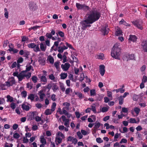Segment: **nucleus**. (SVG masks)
Instances as JSON below:
<instances>
[{
    "instance_id": "1",
    "label": "nucleus",
    "mask_w": 147,
    "mask_h": 147,
    "mask_svg": "<svg viewBox=\"0 0 147 147\" xmlns=\"http://www.w3.org/2000/svg\"><path fill=\"white\" fill-rule=\"evenodd\" d=\"M87 15V18L91 21L90 23H93L99 19L101 14L97 10L93 9L90 11Z\"/></svg>"
},
{
    "instance_id": "2",
    "label": "nucleus",
    "mask_w": 147,
    "mask_h": 147,
    "mask_svg": "<svg viewBox=\"0 0 147 147\" xmlns=\"http://www.w3.org/2000/svg\"><path fill=\"white\" fill-rule=\"evenodd\" d=\"M119 44H115L111 50V56L115 59H120V48L119 47Z\"/></svg>"
},
{
    "instance_id": "3",
    "label": "nucleus",
    "mask_w": 147,
    "mask_h": 147,
    "mask_svg": "<svg viewBox=\"0 0 147 147\" xmlns=\"http://www.w3.org/2000/svg\"><path fill=\"white\" fill-rule=\"evenodd\" d=\"M24 73H25V71H22L19 74L18 72H14L13 75L14 76L17 77L19 81H21L25 77H26L27 79H28L31 77L30 73H28V74L26 76L24 74Z\"/></svg>"
},
{
    "instance_id": "4",
    "label": "nucleus",
    "mask_w": 147,
    "mask_h": 147,
    "mask_svg": "<svg viewBox=\"0 0 147 147\" xmlns=\"http://www.w3.org/2000/svg\"><path fill=\"white\" fill-rule=\"evenodd\" d=\"M76 6L78 9H82L85 11L89 10L90 8L88 6L85 4H81L78 3H76Z\"/></svg>"
},
{
    "instance_id": "5",
    "label": "nucleus",
    "mask_w": 147,
    "mask_h": 147,
    "mask_svg": "<svg viewBox=\"0 0 147 147\" xmlns=\"http://www.w3.org/2000/svg\"><path fill=\"white\" fill-rule=\"evenodd\" d=\"M91 21L90 20L88 19V18L82 22V28L83 30H85L87 27H90L91 26L90 24H92V23H91Z\"/></svg>"
},
{
    "instance_id": "6",
    "label": "nucleus",
    "mask_w": 147,
    "mask_h": 147,
    "mask_svg": "<svg viewBox=\"0 0 147 147\" xmlns=\"http://www.w3.org/2000/svg\"><path fill=\"white\" fill-rule=\"evenodd\" d=\"M28 46L29 48L34 49L33 50L36 52L40 51L38 45H36L34 43H31L28 45Z\"/></svg>"
},
{
    "instance_id": "7",
    "label": "nucleus",
    "mask_w": 147,
    "mask_h": 147,
    "mask_svg": "<svg viewBox=\"0 0 147 147\" xmlns=\"http://www.w3.org/2000/svg\"><path fill=\"white\" fill-rule=\"evenodd\" d=\"M142 21L136 20L132 22V23L135 26H136L140 30H142L143 28L142 27Z\"/></svg>"
},
{
    "instance_id": "8",
    "label": "nucleus",
    "mask_w": 147,
    "mask_h": 147,
    "mask_svg": "<svg viewBox=\"0 0 147 147\" xmlns=\"http://www.w3.org/2000/svg\"><path fill=\"white\" fill-rule=\"evenodd\" d=\"M29 8L30 10L34 11L37 9V6L36 4L33 2H30L29 5Z\"/></svg>"
},
{
    "instance_id": "9",
    "label": "nucleus",
    "mask_w": 147,
    "mask_h": 147,
    "mask_svg": "<svg viewBox=\"0 0 147 147\" xmlns=\"http://www.w3.org/2000/svg\"><path fill=\"white\" fill-rule=\"evenodd\" d=\"M109 28L108 27V25H106L102 27L101 29L102 32L103 33L104 35L108 34L109 31Z\"/></svg>"
},
{
    "instance_id": "10",
    "label": "nucleus",
    "mask_w": 147,
    "mask_h": 147,
    "mask_svg": "<svg viewBox=\"0 0 147 147\" xmlns=\"http://www.w3.org/2000/svg\"><path fill=\"white\" fill-rule=\"evenodd\" d=\"M143 50L145 52H147V40H143L141 43Z\"/></svg>"
},
{
    "instance_id": "11",
    "label": "nucleus",
    "mask_w": 147,
    "mask_h": 147,
    "mask_svg": "<svg viewBox=\"0 0 147 147\" xmlns=\"http://www.w3.org/2000/svg\"><path fill=\"white\" fill-rule=\"evenodd\" d=\"M115 34L116 35L118 36L122 35V32L118 27H117L115 28Z\"/></svg>"
},
{
    "instance_id": "12",
    "label": "nucleus",
    "mask_w": 147,
    "mask_h": 147,
    "mask_svg": "<svg viewBox=\"0 0 147 147\" xmlns=\"http://www.w3.org/2000/svg\"><path fill=\"white\" fill-rule=\"evenodd\" d=\"M70 66V64L68 63H65L64 65L62 64L61 67L64 71H66L68 69Z\"/></svg>"
},
{
    "instance_id": "13",
    "label": "nucleus",
    "mask_w": 147,
    "mask_h": 147,
    "mask_svg": "<svg viewBox=\"0 0 147 147\" xmlns=\"http://www.w3.org/2000/svg\"><path fill=\"white\" fill-rule=\"evenodd\" d=\"M99 71L102 76H103L105 73V66L104 65H101L99 66Z\"/></svg>"
},
{
    "instance_id": "14",
    "label": "nucleus",
    "mask_w": 147,
    "mask_h": 147,
    "mask_svg": "<svg viewBox=\"0 0 147 147\" xmlns=\"http://www.w3.org/2000/svg\"><path fill=\"white\" fill-rule=\"evenodd\" d=\"M125 57L127 58V61L130 60H135V56L134 54H126Z\"/></svg>"
},
{
    "instance_id": "15",
    "label": "nucleus",
    "mask_w": 147,
    "mask_h": 147,
    "mask_svg": "<svg viewBox=\"0 0 147 147\" xmlns=\"http://www.w3.org/2000/svg\"><path fill=\"white\" fill-rule=\"evenodd\" d=\"M137 39V37L136 36L131 35L129 36L128 40L129 41V42L130 41L134 42L136 41Z\"/></svg>"
},
{
    "instance_id": "16",
    "label": "nucleus",
    "mask_w": 147,
    "mask_h": 147,
    "mask_svg": "<svg viewBox=\"0 0 147 147\" xmlns=\"http://www.w3.org/2000/svg\"><path fill=\"white\" fill-rule=\"evenodd\" d=\"M38 61L39 63L42 65H44L45 64V61L44 58H42L41 57H39Z\"/></svg>"
},
{
    "instance_id": "17",
    "label": "nucleus",
    "mask_w": 147,
    "mask_h": 147,
    "mask_svg": "<svg viewBox=\"0 0 147 147\" xmlns=\"http://www.w3.org/2000/svg\"><path fill=\"white\" fill-rule=\"evenodd\" d=\"M52 86H53L52 89L54 92H55L56 90L59 89V87L56 84L53 83Z\"/></svg>"
},
{
    "instance_id": "18",
    "label": "nucleus",
    "mask_w": 147,
    "mask_h": 147,
    "mask_svg": "<svg viewBox=\"0 0 147 147\" xmlns=\"http://www.w3.org/2000/svg\"><path fill=\"white\" fill-rule=\"evenodd\" d=\"M22 108L23 110H25L26 111H28L30 109L29 107L23 104L22 105Z\"/></svg>"
},
{
    "instance_id": "19",
    "label": "nucleus",
    "mask_w": 147,
    "mask_h": 147,
    "mask_svg": "<svg viewBox=\"0 0 147 147\" xmlns=\"http://www.w3.org/2000/svg\"><path fill=\"white\" fill-rule=\"evenodd\" d=\"M26 70L25 71H25V73H24V74L26 76L28 75V73H30V74H31V73L30 72H28L27 74H26V73L27 71H29L30 70V69H31L32 67V65H30L29 67H27V66H26Z\"/></svg>"
},
{
    "instance_id": "20",
    "label": "nucleus",
    "mask_w": 147,
    "mask_h": 147,
    "mask_svg": "<svg viewBox=\"0 0 147 147\" xmlns=\"http://www.w3.org/2000/svg\"><path fill=\"white\" fill-rule=\"evenodd\" d=\"M46 48V46L43 43H41L40 44V49L41 51H45Z\"/></svg>"
},
{
    "instance_id": "21",
    "label": "nucleus",
    "mask_w": 147,
    "mask_h": 147,
    "mask_svg": "<svg viewBox=\"0 0 147 147\" xmlns=\"http://www.w3.org/2000/svg\"><path fill=\"white\" fill-rule=\"evenodd\" d=\"M47 60H49L50 63L53 64L54 62V59L53 57L51 55H49L48 57Z\"/></svg>"
},
{
    "instance_id": "22",
    "label": "nucleus",
    "mask_w": 147,
    "mask_h": 147,
    "mask_svg": "<svg viewBox=\"0 0 147 147\" xmlns=\"http://www.w3.org/2000/svg\"><path fill=\"white\" fill-rule=\"evenodd\" d=\"M119 103L120 105H122L123 102V98L122 96H120L118 98Z\"/></svg>"
},
{
    "instance_id": "23",
    "label": "nucleus",
    "mask_w": 147,
    "mask_h": 147,
    "mask_svg": "<svg viewBox=\"0 0 147 147\" xmlns=\"http://www.w3.org/2000/svg\"><path fill=\"white\" fill-rule=\"evenodd\" d=\"M53 112L51 109H48L45 110V113L46 115H48L51 114Z\"/></svg>"
},
{
    "instance_id": "24",
    "label": "nucleus",
    "mask_w": 147,
    "mask_h": 147,
    "mask_svg": "<svg viewBox=\"0 0 147 147\" xmlns=\"http://www.w3.org/2000/svg\"><path fill=\"white\" fill-rule=\"evenodd\" d=\"M34 95L32 94H30L28 96V98L32 101L34 100Z\"/></svg>"
},
{
    "instance_id": "25",
    "label": "nucleus",
    "mask_w": 147,
    "mask_h": 147,
    "mask_svg": "<svg viewBox=\"0 0 147 147\" xmlns=\"http://www.w3.org/2000/svg\"><path fill=\"white\" fill-rule=\"evenodd\" d=\"M61 79H64L67 77V73H62L61 75Z\"/></svg>"
},
{
    "instance_id": "26",
    "label": "nucleus",
    "mask_w": 147,
    "mask_h": 147,
    "mask_svg": "<svg viewBox=\"0 0 147 147\" xmlns=\"http://www.w3.org/2000/svg\"><path fill=\"white\" fill-rule=\"evenodd\" d=\"M56 34H57V36H58V35L61 37H63L64 36V33L61 31H59L58 33L56 32Z\"/></svg>"
},
{
    "instance_id": "27",
    "label": "nucleus",
    "mask_w": 147,
    "mask_h": 147,
    "mask_svg": "<svg viewBox=\"0 0 147 147\" xmlns=\"http://www.w3.org/2000/svg\"><path fill=\"white\" fill-rule=\"evenodd\" d=\"M7 98V101L12 102L13 101V98L12 97L10 96L9 95H7L6 97Z\"/></svg>"
},
{
    "instance_id": "28",
    "label": "nucleus",
    "mask_w": 147,
    "mask_h": 147,
    "mask_svg": "<svg viewBox=\"0 0 147 147\" xmlns=\"http://www.w3.org/2000/svg\"><path fill=\"white\" fill-rule=\"evenodd\" d=\"M11 80H10L9 81L10 82V84L11 86H12L13 84H15L16 83L15 80L14 79V78L13 77H11Z\"/></svg>"
},
{
    "instance_id": "29",
    "label": "nucleus",
    "mask_w": 147,
    "mask_h": 147,
    "mask_svg": "<svg viewBox=\"0 0 147 147\" xmlns=\"http://www.w3.org/2000/svg\"><path fill=\"white\" fill-rule=\"evenodd\" d=\"M94 128L97 129L101 125V123L99 122L97 123V121L94 123Z\"/></svg>"
},
{
    "instance_id": "30",
    "label": "nucleus",
    "mask_w": 147,
    "mask_h": 147,
    "mask_svg": "<svg viewBox=\"0 0 147 147\" xmlns=\"http://www.w3.org/2000/svg\"><path fill=\"white\" fill-rule=\"evenodd\" d=\"M41 81L44 82H47V78L45 76H42L40 77Z\"/></svg>"
},
{
    "instance_id": "31",
    "label": "nucleus",
    "mask_w": 147,
    "mask_h": 147,
    "mask_svg": "<svg viewBox=\"0 0 147 147\" xmlns=\"http://www.w3.org/2000/svg\"><path fill=\"white\" fill-rule=\"evenodd\" d=\"M56 105V104L55 102H54L53 103L51 106V110L53 112L54 111L55 109V107Z\"/></svg>"
},
{
    "instance_id": "32",
    "label": "nucleus",
    "mask_w": 147,
    "mask_h": 147,
    "mask_svg": "<svg viewBox=\"0 0 147 147\" xmlns=\"http://www.w3.org/2000/svg\"><path fill=\"white\" fill-rule=\"evenodd\" d=\"M5 14L4 15L5 17L6 18H8V13L7 11V9L6 8L4 9Z\"/></svg>"
},
{
    "instance_id": "33",
    "label": "nucleus",
    "mask_w": 147,
    "mask_h": 147,
    "mask_svg": "<svg viewBox=\"0 0 147 147\" xmlns=\"http://www.w3.org/2000/svg\"><path fill=\"white\" fill-rule=\"evenodd\" d=\"M27 93L26 91H23L21 92V95L22 97L25 98L26 97Z\"/></svg>"
},
{
    "instance_id": "34",
    "label": "nucleus",
    "mask_w": 147,
    "mask_h": 147,
    "mask_svg": "<svg viewBox=\"0 0 147 147\" xmlns=\"http://www.w3.org/2000/svg\"><path fill=\"white\" fill-rule=\"evenodd\" d=\"M134 111L136 115H138L140 111V109L138 107H135L134 109Z\"/></svg>"
},
{
    "instance_id": "35",
    "label": "nucleus",
    "mask_w": 147,
    "mask_h": 147,
    "mask_svg": "<svg viewBox=\"0 0 147 147\" xmlns=\"http://www.w3.org/2000/svg\"><path fill=\"white\" fill-rule=\"evenodd\" d=\"M21 38H22V42H25L26 40H28L29 39L28 37L26 36H22Z\"/></svg>"
},
{
    "instance_id": "36",
    "label": "nucleus",
    "mask_w": 147,
    "mask_h": 147,
    "mask_svg": "<svg viewBox=\"0 0 147 147\" xmlns=\"http://www.w3.org/2000/svg\"><path fill=\"white\" fill-rule=\"evenodd\" d=\"M40 142L42 144L45 145L47 143L46 139L44 138H41Z\"/></svg>"
},
{
    "instance_id": "37",
    "label": "nucleus",
    "mask_w": 147,
    "mask_h": 147,
    "mask_svg": "<svg viewBox=\"0 0 147 147\" xmlns=\"http://www.w3.org/2000/svg\"><path fill=\"white\" fill-rule=\"evenodd\" d=\"M120 135V134H118V133L115 134V136H114V141H117V139L118 138L119 136Z\"/></svg>"
},
{
    "instance_id": "38",
    "label": "nucleus",
    "mask_w": 147,
    "mask_h": 147,
    "mask_svg": "<svg viewBox=\"0 0 147 147\" xmlns=\"http://www.w3.org/2000/svg\"><path fill=\"white\" fill-rule=\"evenodd\" d=\"M24 57H26V58H28V55L30 54L29 52L28 51H25L24 53Z\"/></svg>"
},
{
    "instance_id": "39",
    "label": "nucleus",
    "mask_w": 147,
    "mask_h": 147,
    "mask_svg": "<svg viewBox=\"0 0 147 147\" xmlns=\"http://www.w3.org/2000/svg\"><path fill=\"white\" fill-rule=\"evenodd\" d=\"M130 122L131 123H137V121L134 118H130L129 119Z\"/></svg>"
},
{
    "instance_id": "40",
    "label": "nucleus",
    "mask_w": 147,
    "mask_h": 147,
    "mask_svg": "<svg viewBox=\"0 0 147 147\" xmlns=\"http://www.w3.org/2000/svg\"><path fill=\"white\" fill-rule=\"evenodd\" d=\"M31 79L32 80L34 83H35L36 82L37 78L36 76H33Z\"/></svg>"
},
{
    "instance_id": "41",
    "label": "nucleus",
    "mask_w": 147,
    "mask_h": 147,
    "mask_svg": "<svg viewBox=\"0 0 147 147\" xmlns=\"http://www.w3.org/2000/svg\"><path fill=\"white\" fill-rule=\"evenodd\" d=\"M90 95L91 96H94L96 95V93L95 90L94 89H92L90 90Z\"/></svg>"
},
{
    "instance_id": "42",
    "label": "nucleus",
    "mask_w": 147,
    "mask_h": 147,
    "mask_svg": "<svg viewBox=\"0 0 147 147\" xmlns=\"http://www.w3.org/2000/svg\"><path fill=\"white\" fill-rule=\"evenodd\" d=\"M58 51L60 53H62L63 51V47L59 46L58 47Z\"/></svg>"
},
{
    "instance_id": "43",
    "label": "nucleus",
    "mask_w": 147,
    "mask_h": 147,
    "mask_svg": "<svg viewBox=\"0 0 147 147\" xmlns=\"http://www.w3.org/2000/svg\"><path fill=\"white\" fill-rule=\"evenodd\" d=\"M96 100L99 101L101 100L102 98V96L99 94L96 96Z\"/></svg>"
},
{
    "instance_id": "44",
    "label": "nucleus",
    "mask_w": 147,
    "mask_h": 147,
    "mask_svg": "<svg viewBox=\"0 0 147 147\" xmlns=\"http://www.w3.org/2000/svg\"><path fill=\"white\" fill-rule=\"evenodd\" d=\"M140 123L142 124H147V118H146L143 120L141 121Z\"/></svg>"
},
{
    "instance_id": "45",
    "label": "nucleus",
    "mask_w": 147,
    "mask_h": 147,
    "mask_svg": "<svg viewBox=\"0 0 147 147\" xmlns=\"http://www.w3.org/2000/svg\"><path fill=\"white\" fill-rule=\"evenodd\" d=\"M96 142L99 143H102L103 142V140L101 139L100 138H98L96 139Z\"/></svg>"
},
{
    "instance_id": "46",
    "label": "nucleus",
    "mask_w": 147,
    "mask_h": 147,
    "mask_svg": "<svg viewBox=\"0 0 147 147\" xmlns=\"http://www.w3.org/2000/svg\"><path fill=\"white\" fill-rule=\"evenodd\" d=\"M77 135L80 139H82L83 137V136L81 134L80 131H79L77 132Z\"/></svg>"
},
{
    "instance_id": "47",
    "label": "nucleus",
    "mask_w": 147,
    "mask_h": 147,
    "mask_svg": "<svg viewBox=\"0 0 147 147\" xmlns=\"http://www.w3.org/2000/svg\"><path fill=\"white\" fill-rule=\"evenodd\" d=\"M146 69V66L145 65H143L140 68V70L142 72H144Z\"/></svg>"
},
{
    "instance_id": "48",
    "label": "nucleus",
    "mask_w": 147,
    "mask_h": 147,
    "mask_svg": "<svg viewBox=\"0 0 147 147\" xmlns=\"http://www.w3.org/2000/svg\"><path fill=\"white\" fill-rule=\"evenodd\" d=\"M98 58L100 59H104L105 58L104 55L103 53H100L98 55Z\"/></svg>"
},
{
    "instance_id": "49",
    "label": "nucleus",
    "mask_w": 147,
    "mask_h": 147,
    "mask_svg": "<svg viewBox=\"0 0 147 147\" xmlns=\"http://www.w3.org/2000/svg\"><path fill=\"white\" fill-rule=\"evenodd\" d=\"M0 87L2 90H5L6 88H5V84H0Z\"/></svg>"
},
{
    "instance_id": "50",
    "label": "nucleus",
    "mask_w": 147,
    "mask_h": 147,
    "mask_svg": "<svg viewBox=\"0 0 147 147\" xmlns=\"http://www.w3.org/2000/svg\"><path fill=\"white\" fill-rule=\"evenodd\" d=\"M23 60V59L22 57H20L19 58L17 61V63H22Z\"/></svg>"
},
{
    "instance_id": "51",
    "label": "nucleus",
    "mask_w": 147,
    "mask_h": 147,
    "mask_svg": "<svg viewBox=\"0 0 147 147\" xmlns=\"http://www.w3.org/2000/svg\"><path fill=\"white\" fill-rule=\"evenodd\" d=\"M65 45H66L70 49H72L74 50V48L71 45L68 43L67 42H66L65 43Z\"/></svg>"
},
{
    "instance_id": "52",
    "label": "nucleus",
    "mask_w": 147,
    "mask_h": 147,
    "mask_svg": "<svg viewBox=\"0 0 147 147\" xmlns=\"http://www.w3.org/2000/svg\"><path fill=\"white\" fill-rule=\"evenodd\" d=\"M63 106L66 105V106L67 107V109H68L69 107L70 106V104L69 103L67 102H65L63 103Z\"/></svg>"
},
{
    "instance_id": "53",
    "label": "nucleus",
    "mask_w": 147,
    "mask_h": 147,
    "mask_svg": "<svg viewBox=\"0 0 147 147\" xmlns=\"http://www.w3.org/2000/svg\"><path fill=\"white\" fill-rule=\"evenodd\" d=\"M108 109L106 107H103L101 109V111L102 112L104 113L107 112L108 111Z\"/></svg>"
},
{
    "instance_id": "54",
    "label": "nucleus",
    "mask_w": 147,
    "mask_h": 147,
    "mask_svg": "<svg viewBox=\"0 0 147 147\" xmlns=\"http://www.w3.org/2000/svg\"><path fill=\"white\" fill-rule=\"evenodd\" d=\"M20 136L19 134L16 133H15L14 134L13 136V137L16 138V139H17L18 138L20 137Z\"/></svg>"
},
{
    "instance_id": "55",
    "label": "nucleus",
    "mask_w": 147,
    "mask_h": 147,
    "mask_svg": "<svg viewBox=\"0 0 147 147\" xmlns=\"http://www.w3.org/2000/svg\"><path fill=\"white\" fill-rule=\"evenodd\" d=\"M91 110L93 111L94 113H96V108L95 106L93 105H91Z\"/></svg>"
},
{
    "instance_id": "56",
    "label": "nucleus",
    "mask_w": 147,
    "mask_h": 147,
    "mask_svg": "<svg viewBox=\"0 0 147 147\" xmlns=\"http://www.w3.org/2000/svg\"><path fill=\"white\" fill-rule=\"evenodd\" d=\"M52 86V84H49L47 86H46L45 88L49 89L48 91H49Z\"/></svg>"
},
{
    "instance_id": "57",
    "label": "nucleus",
    "mask_w": 147,
    "mask_h": 147,
    "mask_svg": "<svg viewBox=\"0 0 147 147\" xmlns=\"http://www.w3.org/2000/svg\"><path fill=\"white\" fill-rule=\"evenodd\" d=\"M39 95H40V98L41 100H40V101H43V98L45 96V94L44 93H43V94H39Z\"/></svg>"
},
{
    "instance_id": "58",
    "label": "nucleus",
    "mask_w": 147,
    "mask_h": 147,
    "mask_svg": "<svg viewBox=\"0 0 147 147\" xmlns=\"http://www.w3.org/2000/svg\"><path fill=\"white\" fill-rule=\"evenodd\" d=\"M10 107L12 109H14L16 107V104L13 102L11 103L10 104Z\"/></svg>"
},
{
    "instance_id": "59",
    "label": "nucleus",
    "mask_w": 147,
    "mask_h": 147,
    "mask_svg": "<svg viewBox=\"0 0 147 147\" xmlns=\"http://www.w3.org/2000/svg\"><path fill=\"white\" fill-rule=\"evenodd\" d=\"M60 87L63 92L65 91V88L64 87L63 84H60Z\"/></svg>"
},
{
    "instance_id": "60",
    "label": "nucleus",
    "mask_w": 147,
    "mask_h": 147,
    "mask_svg": "<svg viewBox=\"0 0 147 147\" xmlns=\"http://www.w3.org/2000/svg\"><path fill=\"white\" fill-rule=\"evenodd\" d=\"M75 94L76 95H77L80 98H82V94L80 92H75Z\"/></svg>"
},
{
    "instance_id": "61",
    "label": "nucleus",
    "mask_w": 147,
    "mask_h": 147,
    "mask_svg": "<svg viewBox=\"0 0 147 147\" xmlns=\"http://www.w3.org/2000/svg\"><path fill=\"white\" fill-rule=\"evenodd\" d=\"M138 95L136 94H134L133 96V98L134 101H136L138 100Z\"/></svg>"
},
{
    "instance_id": "62",
    "label": "nucleus",
    "mask_w": 147,
    "mask_h": 147,
    "mask_svg": "<svg viewBox=\"0 0 147 147\" xmlns=\"http://www.w3.org/2000/svg\"><path fill=\"white\" fill-rule=\"evenodd\" d=\"M56 140H57V142L59 144L62 141V139L60 137H57L56 138Z\"/></svg>"
},
{
    "instance_id": "63",
    "label": "nucleus",
    "mask_w": 147,
    "mask_h": 147,
    "mask_svg": "<svg viewBox=\"0 0 147 147\" xmlns=\"http://www.w3.org/2000/svg\"><path fill=\"white\" fill-rule=\"evenodd\" d=\"M46 36L48 38L51 39V38L52 36V35L50 33H47L46 34Z\"/></svg>"
},
{
    "instance_id": "64",
    "label": "nucleus",
    "mask_w": 147,
    "mask_h": 147,
    "mask_svg": "<svg viewBox=\"0 0 147 147\" xmlns=\"http://www.w3.org/2000/svg\"><path fill=\"white\" fill-rule=\"evenodd\" d=\"M142 82L143 83H145L147 81V77L144 76L143 77V79L142 80Z\"/></svg>"
}]
</instances>
